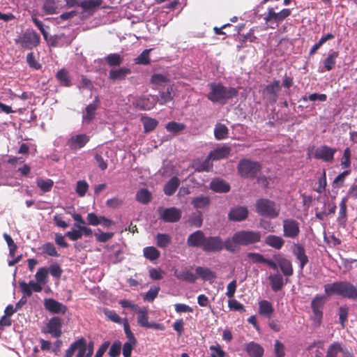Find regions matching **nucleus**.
<instances>
[{
	"label": "nucleus",
	"mask_w": 357,
	"mask_h": 357,
	"mask_svg": "<svg viewBox=\"0 0 357 357\" xmlns=\"http://www.w3.org/2000/svg\"><path fill=\"white\" fill-rule=\"evenodd\" d=\"M211 159L208 155L204 160L202 162H198L195 163V170L197 172H208L213 167V164L211 162Z\"/></svg>",
	"instance_id": "obj_50"
},
{
	"label": "nucleus",
	"mask_w": 357,
	"mask_h": 357,
	"mask_svg": "<svg viewBox=\"0 0 357 357\" xmlns=\"http://www.w3.org/2000/svg\"><path fill=\"white\" fill-rule=\"evenodd\" d=\"M43 10L47 15L56 13V6L54 0H45Z\"/></svg>",
	"instance_id": "obj_57"
},
{
	"label": "nucleus",
	"mask_w": 357,
	"mask_h": 357,
	"mask_svg": "<svg viewBox=\"0 0 357 357\" xmlns=\"http://www.w3.org/2000/svg\"><path fill=\"white\" fill-rule=\"evenodd\" d=\"M301 100L304 102H306L307 100H310V101L319 100L320 102H325L327 100V96L324 93L319 94L317 93H314L310 94L308 96H303L301 98Z\"/></svg>",
	"instance_id": "obj_58"
},
{
	"label": "nucleus",
	"mask_w": 357,
	"mask_h": 357,
	"mask_svg": "<svg viewBox=\"0 0 357 357\" xmlns=\"http://www.w3.org/2000/svg\"><path fill=\"white\" fill-rule=\"evenodd\" d=\"M180 185V180L176 176H173L164 186V192L166 195H172Z\"/></svg>",
	"instance_id": "obj_34"
},
{
	"label": "nucleus",
	"mask_w": 357,
	"mask_h": 357,
	"mask_svg": "<svg viewBox=\"0 0 357 357\" xmlns=\"http://www.w3.org/2000/svg\"><path fill=\"white\" fill-rule=\"evenodd\" d=\"M100 98L96 96L92 103L88 105L82 116V121L84 123H90L96 117V110L99 107Z\"/></svg>",
	"instance_id": "obj_19"
},
{
	"label": "nucleus",
	"mask_w": 357,
	"mask_h": 357,
	"mask_svg": "<svg viewBox=\"0 0 357 357\" xmlns=\"http://www.w3.org/2000/svg\"><path fill=\"white\" fill-rule=\"evenodd\" d=\"M144 256L150 261H155L160 257V251L153 246L146 247L143 250Z\"/></svg>",
	"instance_id": "obj_42"
},
{
	"label": "nucleus",
	"mask_w": 357,
	"mask_h": 357,
	"mask_svg": "<svg viewBox=\"0 0 357 357\" xmlns=\"http://www.w3.org/2000/svg\"><path fill=\"white\" fill-rule=\"evenodd\" d=\"M56 77L62 86H70L72 84L68 73L64 69L59 70L56 74Z\"/></svg>",
	"instance_id": "obj_44"
},
{
	"label": "nucleus",
	"mask_w": 357,
	"mask_h": 357,
	"mask_svg": "<svg viewBox=\"0 0 357 357\" xmlns=\"http://www.w3.org/2000/svg\"><path fill=\"white\" fill-rule=\"evenodd\" d=\"M262 166L260 162L250 159H242L237 166L238 175L243 178L255 179L261 172Z\"/></svg>",
	"instance_id": "obj_4"
},
{
	"label": "nucleus",
	"mask_w": 357,
	"mask_h": 357,
	"mask_svg": "<svg viewBox=\"0 0 357 357\" xmlns=\"http://www.w3.org/2000/svg\"><path fill=\"white\" fill-rule=\"evenodd\" d=\"M293 253L296 258L299 261L300 268L303 270L309 261L308 257L305 254L304 247L298 243L294 244Z\"/></svg>",
	"instance_id": "obj_25"
},
{
	"label": "nucleus",
	"mask_w": 357,
	"mask_h": 357,
	"mask_svg": "<svg viewBox=\"0 0 357 357\" xmlns=\"http://www.w3.org/2000/svg\"><path fill=\"white\" fill-rule=\"evenodd\" d=\"M137 342L132 343L131 342H126L123 346V357H131L132 351L136 347Z\"/></svg>",
	"instance_id": "obj_63"
},
{
	"label": "nucleus",
	"mask_w": 357,
	"mask_h": 357,
	"mask_svg": "<svg viewBox=\"0 0 357 357\" xmlns=\"http://www.w3.org/2000/svg\"><path fill=\"white\" fill-rule=\"evenodd\" d=\"M324 292L326 296L336 295L349 300L357 299V284L354 285L351 282L336 281L324 285Z\"/></svg>",
	"instance_id": "obj_2"
},
{
	"label": "nucleus",
	"mask_w": 357,
	"mask_h": 357,
	"mask_svg": "<svg viewBox=\"0 0 357 357\" xmlns=\"http://www.w3.org/2000/svg\"><path fill=\"white\" fill-rule=\"evenodd\" d=\"M152 49L144 50L135 59V63L139 65H149L151 63L150 52Z\"/></svg>",
	"instance_id": "obj_45"
},
{
	"label": "nucleus",
	"mask_w": 357,
	"mask_h": 357,
	"mask_svg": "<svg viewBox=\"0 0 357 357\" xmlns=\"http://www.w3.org/2000/svg\"><path fill=\"white\" fill-rule=\"evenodd\" d=\"M37 186L44 192L51 191L54 181L50 178L43 179V178L38 177L36 181Z\"/></svg>",
	"instance_id": "obj_40"
},
{
	"label": "nucleus",
	"mask_w": 357,
	"mask_h": 357,
	"mask_svg": "<svg viewBox=\"0 0 357 357\" xmlns=\"http://www.w3.org/2000/svg\"><path fill=\"white\" fill-rule=\"evenodd\" d=\"M264 243L271 248L280 250L284 244V240L280 236L270 234L265 238Z\"/></svg>",
	"instance_id": "obj_30"
},
{
	"label": "nucleus",
	"mask_w": 357,
	"mask_h": 357,
	"mask_svg": "<svg viewBox=\"0 0 357 357\" xmlns=\"http://www.w3.org/2000/svg\"><path fill=\"white\" fill-rule=\"evenodd\" d=\"M156 98L151 95L143 96L135 100V105L141 110H150L156 105Z\"/></svg>",
	"instance_id": "obj_22"
},
{
	"label": "nucleus",
	"mask_w": 357,
	"mask_h": 357,
	"mask_svg": "<svg viewBox=\"0 0 357 357\" xmlns=\"http://www.w3.org/2000/svg\"><path fill=\"white\" fill-rule=\"evenodd\" d=\"M45 308L53 314L61 313L64 314L67 311V307L53 298H46L44 301Z\"/></svg>",
	"instance_id": "obj_21"
},
{
	"label": "nucleus",
	"mask_w": 357,
	"mask_h": 357,
	"mask_svg": "<svg viewBox=\"0 0 357 357\" xmlns=\"http://www.w3.org/2000/svg\"><path fill=\"white\" fill-rule=\"evenodd\" d=\"M102 2V0H84L80 3V7L84 10L93 9L99 7Z\"/></svg>",
	"instance_id": "obj_55"
},
{
	"label": "nucleus",
	"mask_w": 357,
	"mask_h": 357,
	"mask_svg": "<svg viewBox=\"0 0 357 357\" xmlns=\"http://www.w3.org/2000/svg\"><path fill=\"white\" fill-rule=\"evenodd\" d=\"M185 125L182 123H178L176 121H170L165 126L166 130L174 135H176L182 132L185 128Z\"/></svg>",
	"instance_id": "obj_43"
},
{
	"label": "nucleus",
	"mask_w": 357,
	"mask_h": 357,
	"mask_svg": "<svg viewBox=\"0 0 357 357\" xmlns=\"http://www.w3.org/2000/svg\"><path fill=\"white\" fill-rule=\"evenodd\" d=\"M156 244L161 248H167L172 242L171 236L167 234H158L155 236Z\"/></svg>",
	"instance_id": "obj_46"
},
{
	"label": "nucleus",
	"mask_w": 357,
	"mask_h": 357,
	"mask_svg": "<svg viewBox=\"0 0 357 357\" xmlns=\"http://www.w3.org/2000/svg\"><path fill=\"white\" fill-rule=\"evenodd\" d=\"M123 324L124 332L126 335V337L128 338V341L131 342L132 343L137 342V339L135 338L133 333L130 330L128 321L126 318L123 319Z\"/></svg>",
	"instance_id": "obj_56"
},
{
	"label": "nucleus",
	"mask_w": 357,
	"mask_h": 357,
	"mask_svg": "<svg viewBox=\"0 0 357 357\" xmlns=\"http://www.w3.org/2000/svg\"><path fill=\"white\" fill-rule=\"evenodd\" d=\"M274 311L272 304L266 300L259 302V312L260 314L270 318Z\"/></svg>",
	"instance_id": "obj_35"
},
{
	"label": "nucleus",
	"mask_w": 357,
	"mask_h": 357,
	"mask_svg": "<svg viewBox=\"0 0 357 357\" xmlns=\"http://www.w3.org/2000/svg\"><path fill=\"white\" fill-rule=\"evenodd\" d=\"M89 189V184L84 180H79L77 182L75 192L79 197H84Z\"/></svg>",
	"instance_id": "obj_54"
},
{
	"label": "nucleus",
	"mask_w": 357,
	"mask_h": 357,
	"mask_svg": "<svg viewBox=\"0 0 357 357\" xmlns=\"http://www.w3.org/2000/svg\"><path fill=\"white\" fill-rule=\"evenodd\" d=\"M255 210L261 216L275 218L280 214V207L273 200L261 198L256 201Z\"/></svg>",
	"instance_id": "obj_5"
},
{
	"label": "nucleus",
	"mask_w": 357,
	"mask_h": 357,
	"mask_svg": "<svg viewBox=\"0 0 357 357\" xmlns=\"http://www.w3.org/2000/svg\"><path fill=\"white\" fill-rule=\"evenodd\" d=\"M47 270L52 276H53L57 279H59L61 278V274L63 273V271H62L60 265H59L58 264H54L50 265V266L49 267V269H47Z\"/></svg>",
	"instance_id": "obj_62"
},
{
	"label": "nucleus",
	"mask_w": 357,
	"mask_h": 357,
	"mask_svg": "<svg viewBox=\"0 0 357 357\" xmlns=\"http://www.w3.org/2000/svg\"><path fill=\"white\" fill-rule=\"evenodd\" d=\"M40 36L33 30H27L15 40V44L24 49L31 50L40 43Z\"/></svg>",
	"instance_id": "obj_7"
},
{
	"label": "nucleus",
	"mask_w": 357,
	"mask_h": 357,
	"mask_svg": "<svg viewBox=\"0 0 357 357\" xmlns=\"http://www.w3.org/2000/svg\"><path fill=\"white\" fill-rule=\"evenodd\" d=\"M228 306L231 310L238 312H244L245 311V307L243 304L239 303L236 299H231L228 301Z\"/></svg>",
	"instance_id": "obj_64"
},
{
	"label": "nucleus",
	"mask_w": 357,
	"mask_h": 357,
	"mask_svg": "<svg viewBox=\"0 0 357 357\" xmlns=\"http://www.w3.org/2000/svg\"><path fill=\"white\" fill-rule=\"evenodd\" d=\"M135 313L137 315V324L140 326L159 331H163L165 329V326L161 324L149 321V312L146 307H139Z\"/></svg>",
	"instance_id": "obj_11"
},
{
	"label": "nucleus",
	"mask_w": 357,
	"mask_h": 357,
	"mask_svg": "<svg viewBox=\"0 0 357 357\" xmlns=\"http://www.w3.org/2000/svg\"><path fill=\"white\" fill-rule=\"evenodd\" d=\"M208 86L210 91L206 97L213 103L225 105L238 95L237 89L225 86L222 83L211 82Z\"/></svg>",
	"instance_id": "obj_1"
},
{
	"label": "nucleus",
	"mask_w": 357,
	"mask_h": 357,
	"mask_svg": "<svg viewBox=\"0 0 357 357\" xmlns=\"http://www.w3.org/2000/svg\"><path fill=\"white\" fill-rule=\"evenodd\" d=\"M342 345L337 342L332 343L326 351V357H337L338 353H341Z\"/></svg>",
	"instance_id": "obj_51"
},
{
	"label": "nucleus",
	"mask_w": 357,
	"mask_h": 357,
	"mask_svg": "<svg viewBox=\"0 0 357 357\" xmlns=\"http://www.w3.org/2000/svg\"><path fill=\"white\" fill-rule=\"evenodd\" d=\"M43 250L45 253L51 257H58L59 254L55 246L52 243H46L43 246Z\"/></svg>",
	"instance_id": "obj_61"
},
{
	"label": "nucleus",
	"mask_w": 357,
	"mask_h": 357,
	"mask_svg": "<svg viewBox=\"0 0 357 357\" xmlns=\"http://www.w3.org/2000/svg\"><path fill=\"white\" fill-rule=\"evenodd\" d=\"M337 150L326 145L321 146L316 149L314 153V158L317 160H322L324 162H332Z\"/></svg>",
	"instance_id": "obj_17"
},
{
	"label": "nucleus",
	"mask_w": 357,
	"mask_h": 357,
	"mask_svg": "<svg viewBox=\"0 0 357 357\" xmlns=\"http://www.w3.org/2000/svg\"><path fill=\"white\" fill-rule=\"evenodd\" d=\"M135 199L141 204H147L151 202L152 195L147 189L142 188L137 192Z\"/></svg>",
	"instance_id": "obj_37"
},
{
	"label": "nucleus",
	"mask_w": 357,
	"mask_h": 357,
	"mask_svg": "<svg viewBox=\"0 0 357 357\" xmlns=\"http://www.w3.org/2000/svg\"><path fill=\"white\" fill-rule=\"evenodd\" d=\"M325 296L316 295L311 302L312 310V320L313 325L318 327L321 325L323 319V307L324 304Z\"/></svg>",
	"instance_id": "obj_8"
},
{
	"label": "nucleus",
	"mask_w": 357,
	"mask_h": 357,
	"mask_svg": "<svg viewBox=\"0 0 357 357\" xmlns=\"http://www.w3.org/2000/svg\"><path fill=\"white\" fill-rule=\"evenodd\" d=\"M48 275V270L45 267L40 268L35 275L36 282L33 280L29 281L26 283L24 281H20L19 286L21 289L23 294L28 296V297L32 295V291L40 292L43 290L42 285H44L47 282V278Z\"/></svg>",
	"instance_id": "obj_3"
},
{
	"label": "nucleus",
	"mask_w": 357,
	"mask_h": 357,
	"mask_svg": "<svg viewBox=\"0 0 357 357\" xmlns=\"http://www.w3.org/2000/svg\"><path fill=\"white\" fill-rule=\"evenodd\" d=\"M348 311L349 309L347 306H341L339 307V321L342 328L345 327V324L347 321Z\"/></svg>",
	"instance_id": "obj_59"
},
{
	"label": "nucleus",
	"mask_w": 357,
	"mask_h": 357,
	"mask_svg": "<svg viewBox=\"0 0 357 357\" xmlns=\"http://www.w3.org/2000/svg\"><path fill=\"white\" fill-rule=\"evenodd\" d=\"M229 130L227 127L222 123H217L214 128V135L216 139L222 140L228 137Z\"/></svg>",
	"instance_id": "obj_38"
},
{
	"label": "nucleus",
	"mask_w": 357,
	"mask_h": 357,
	"mask_svg": "<svg viewBox=\"0 0 357 357\" xmlns=\"http://www.w3.org/2000/svg\"><path fill=\"white\" fill-rule=\"evenodd\" d=\"M210 204V199L208 197L206 196H199L195 197L192 201V204L194 208H204L207 207Z\"/></svg>",
	"instance_id": "obj_47"
},
{
	"label": "nucleus",
	"mask_w": 357,
	"mask_h": 357,
	"mask_svg": "<svg viewBox=\"0 0 357 357\" xmlns=\"http://www.w3.org/2000/svg\"><path fill=\"white\" fill-rule=\"evenodd\" d=\"M195 272L196 274L203 280L209 281L211 283L216 278L215 273L208 268L197 266L195 268Z\"/></svg>",
	"instance_id": "obj_29"
},
{
	"label": "nucleus",
	"mask_w": 357,
	"mask_h": 357,
	"mask_svg": "<svg viewBox=\"0 0 357 357\" xmlns=\"http://www.w3.org/2000/svg\"><path fill=\"white\" fill-rule=\"evenodd\" d=\"M140 120L143 124L145 133L153 131L158 125V121L155 119L149 116H142Z\"/></svg>",
	"instance_id": "obj_33"
},
{
	"label": "nucleus",
	"mask_w": 357,
	"mask_h": 357,
	"mask_svg": "<svg viewBox=\"0 0 357 357\" xmlns=\"http://www.w3.org/2000/svg\"><path fill=\"white\" fill-rule=\"evenodd\" d=\"M102 312L108 320L119 324H123V319L114 310L103 308Z\"/></svg>",
	"instance_id": "obj_48"
},
{
	"label": "nucleus",
	"mask_w": 357,
	"mask_h": 357,
	"mask_svg": "<svg viewBox=\"0 0 357 357\" xmlns=\"http://www.w3.org/2000/svg\"><path fill=\"white\" fill-rule=\"evenodd\" d=\"M123 57L119 54H109L105 57V61L109 66H118L123 62Z\"/></svg>",
	"instance_id": "obj_49"
},
{
	"label": "nucleus",
	"mask_w": 357,
	"mask_h": 357,
	"mask_svg": "<svg viewBox=\"0 0 357 357\" xmlns=\"http://www.w3.org/2000/svg\"><path fill=\"white\" fill-rule=\"evenodd\" d=\"M245 350L250 357H262L264 352V348L255 342L247 344Z\"/></svg>",
	"instance_id": "obj_32"
},
{
	"label": "nucleus",
	"mask_w": 357,
	"mask_h": 357,
	"mask_svg": "<svg viewBox=\"0 0 357 357\" xmlns=\"http://www.w3.org/2000/svg\"><path fill=\"white\" fill-rule=\"evenodd\" d=\"M160 290V287H151L150 289L143 296L144 301L148 302H152L157 297Z\"/></svg>",
	"instance_id": "obj_53"
},
{
	"label": "nucleus",
	"mask_w": 357,
	"mask_h": 357,
	"mask_svg": "<svg viewBox=\"0 0 357 357\" xmlns=\"http://www.w3.org/2000/svg\"><path fill=\"white\" fill-rule=\"evenodd\" d=\"M231 151V149L230 146L224 145L211 151L209 153L208 156L212 160H219L226 158L230 155Z\"/></svg>",
	"instance_id": "obj_27"
},
{
	"label": "nucleus",
	"mask_w": 357,
	"mask_h": 357,
	"mask_svg": "<svg viewBox=\"0 0 357 357\" xmlns=\"http://www.w3.org/2000/svg\"><path fill=\"white\" fill-rule=\"evenodd\" d=\"M121 342L115 341L109 348L108 354L110 357H118L121 354Z\"/></svg>",
	"instance_id": "obj_60"
},
{
	"label": "nucleus",
	"mask_w": 357,
	"mask_h": 357,
	"mask_svg": "<svg viewBox=\"0 0 357 357\" xmlns=\"http://www.w3.org/2000/svg\"><path fill=\"white\" fill-rule=\"evenodd\" d=\"M131 73L129 68L122 67L119 69H112L109 73V78L112 80H123L126 76Z\"/></svg>",
	"instance_id": "obj_31"
},
{
	"label": "nucleus",
	"mask_w": 357,
	"mask_h": 357,
	"mask_svg": "<svg viewBox=\"0 0 357 357\" xmlns=\"http://www.w3.org/2000/svg\"><path fill=\"white\" fill-rule=\"evenodd\" d=\"M210 188L215 192H227L230 190V185L223 179L216 178L211 182Z\"/></svg>",
	"instance_id": "obj_28"
},
{
	"label": "nucleus",
	"mask_w": 357,
	"mask_h": 357,
	"mask_svg": "<svg viewBox=\"0 0 357 357\" xmlns=\"http://www.w3.org/2000/svg\"><path fill=\"white\" fill-rule=\"evenodd\" d=\"M283 236L285 238H296L300 234V226L297 220L287 218L282 221Z\"/></svg>",
	"instance_id": "obj_13"
},
{
	"label": "nucleus",
	"mask_w": 357,
	"mask_h": 357,
	"mask_svg": "<svg viewBox=\"0 0 357 357\" xmlns=\"http://www.w3.org/2000/svg\"><path fill=\"white\" fill-rule=\"evenodd\" d=\"M261 234L259 231L241 230L233 235L234 243L237 245L247 246L261 241Z\"/></svg>",
	"instance_id": "obj_6"
},
{
	"label": "nucleus",
	"mask_w": 357,
	"mask_h": 357,
	"mask_svg": "<svg viewBox=\"0 0 357 357\" xmlns=\"http://www.w3.org/2000/svg\"><path fill=\"white\" fill-rule=\"evenodd\" d=\"M291 11L289 8H284L279 13H275L273 8H268L266 15L264 17L266 23L274 22L280 24L291 15Z\"/></svg>",
	"instance_id": "obj_14"
},
{
	"label": "nucleus",
	"mask_w": 357,
	"mask_h": 357,
	"mask_svg": "<svg viewBox=\"0 0 357 357\" xmlns=\"http://www.w3.org/2000/svg\"><path fill=\"white\" fill-rule=\"evenodd\" d=\"M268 280L269 281L271 289L274 292H278L282 290L286 284L282 275L279 273L271 274L268 276Z\"/></svg>",
	"instance_id": "obj_26"
},
{
	"label": "nucleus",
	"mask_w": 357,
	"mask_h": 357,
	"mask_svg": "<svg viewBox=\"0 0 357 357\" xmlns=\"http://www.w3.org/2000/svg\"><path fill=\"white\" fill-rule=\"evenodd\" d=\"M223 249V241L220 236H205L202 250L206 252H220Z\"/></svg>",
	"instance_id": "obj_15"
},
{
	"label": "nucleus",
	"mask_w": 357,
	"mask_h": 357,
	"mask_svg": "<svg viewBox=\"0 0 357 357\" xmlns=\"http://www.w3.org/2000/svg\"><path fill=\"white\" fill-rule=\"evenodd\" d=\"M205 234L202 230H197L189 235L187 239V244L189 247L201 248L202 249Z\"/></svg>",
	"instance_id": "obj_23"
},
{
	"label": "nucleus",
	"mask_w": 357,
	"mask_h": 357,
	"mask_svg": "<svg viewBox=\"0 0 357 357\" xmlns=\"http://www.w3.org/2000/svg\"><path fill=\"white\" fill-rule=\"evenodd\" d=\"M247 257L251 260V262L253 264L259 263V264H265L268 267L273 270H277V264L273 260L269 259H266L264 257L257 252H248L247 254Z\"/></svg>",
	"instance_id": "obj_24"
},
{
	"label": "nucleus",
	"mask_w": 357,
	"mask_h": 357,
	"mask_svg": "<svg viewBox=\"0 0 357 357\" xmlns=\"http://www.w3.org/2000/svg\"><path fill=\"white\" fill-rule=\"evenodd\" d=\"M274 262L277 264V268L280 267L282 273L287 278L294 273V269L291 261L280 254H275L273 256Z\"/></svg>",
	"instance_id": "obj_16"
},
{
	"label": "nucleus",
	"mask_w": 357,
	"mask_h": 357,
	"mask_svg": "<svg viewBox=\"0 0 357 357\" xmlns=\"http://www.w3.org/2000/svg\"><path fill=\"white\" fill-rule=\"evenodd\" d=\"M89 140L90 136L86 134L75 135L68 139L66 145L70 150L77 151L84 147Z\"/></svg>",
	"instance_id": "obj_18"
},
{
	"label": "nucleus",
	"mask_w": 357,
	"mask_h": 357,
	"mask_svg": "<svg viewBox=\"0 0 357 357\" xmlns=\"http://www.w3.org/2000/svg\"><path fill=\"white\" fill-rule=\"evenodd\" d=\"M157 211L159 219L165 222H178L182 215V211L176 207H159Z\"/></svg>",
	"instance_id": "obj_10"
},
{
	"label": "nucleus",
	"mask_w": 357,
	"mask_h": 357,
	"mask_svg": "<svg viewBox=\"0 0 357 357\" xmlns=\"http://www.w3.org/2000/svg\"><path fill=\"white\" fill-rule=\"evenodd\" d=\"M281 89L280 82L279 80H273L267 84L262 90V98L269 104L273 105L278 100V93Z\"/></svg>",
	"instance_id": "obj_9"
},
{
	"label": "nucleus",
	"mask_w": 357,
	"mask_h": 357,
	"mask_svg": "<svg viewBox=\"0 0 357 357\" xmlns=\"http://www.w3.org/2000/svg\"><path fill=\"white\" fill-rule=\"evenodd\" d=\"M249 211L245 206H236L229 211L228 218L234 222H241L246 220L248 217Z\"/></svg>",
	"instance_id": "obj_20"
},
{
	"label": "nucleus",
	"mask_w": 357,
	"mask_h": 357,
	"mask_svg": "<svg viewBox=\"0 0 357 357\" xmlns=\"http://www.w3.org/2000/svg\"><path fill=\"white\" fill-rule=\"evenodd\" d=\"M339 56V52L337 51H331L327 57L324 61V68L327 71H330L334 68L336 63V59Z\"/></svg>",
	"instance_id": "obj_36"
},
{
	"label": "nucleus",
	"mask_w": 357,
	"mask_h": 357,
	"mask_svg": "<svg viewBox=\"0 0 357 357\" xmlns=\"http://www.w3.org/2000/svg\"><path fill=\"white\" fill-rule=\"evenodd\" d=\"M43 333L50 334L52 337L59 338L62 335V320L59 317H51L45 327L42 329Z\"/></svg>",
	"instance_id": "obj_12"
},
{
	"label": "nucleus",
	"mask_w": 357,
	"mask_h": 357,
	"mask_svg": "<svg viewBox=\"0 0 357 357\" xmlns=\"http://www.w3.org/2000/svg\"><path fill=\"white\" fill-rule=\"evenodd\" d=\"M347 198H342L340 203V211L339 215L337 218V222L340 225H344L347 218Z\"/></svg>",
	"instance_id": "obj_41"
},
{
	"label": "nucleus",
	"mask_w": 357,
	"mask_h": 357,
	"mask_svg": "<svg viewBox=\"0 0 357 357\" xmlns=\"http://www.w3.org/2000/svg\"><path fill=\"white\" fill-rule=\"evenodd\" d=\"M174 275L179 280L191 283H194L197 280V276L188 269L183 270L179 273H178L177 271H175Z\"/></svg>",
	"instance_id": "obj_39"
},
{
	"label": "nucleus",
	"mask_w": 357,
	"mask_h": 357,
	"mask_svg": "<svg viewBox=\"0 0 357 357\" xmlns=\"http://www.w3.org/2000/svg\"><path fill=\"white\" fill-rule=\"evenodd\" d=\"M77 350L78 353L76 357H89L86 354V340L84 337H81L77 340Z\"/></svg>",
	"instance_id": "obj_52"
}]
</instances>
